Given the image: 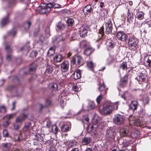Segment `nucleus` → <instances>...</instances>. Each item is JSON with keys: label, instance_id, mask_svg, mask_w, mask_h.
Segmentation results:
<instances>
[{"label": "nucleus", "instance_id": "1", "mask_svg": "<svg viewBox=\"0 0 151 151\" xmlns=\"http://www.w3.org/2000/svg\"><path fill=\"white\" fill-rule=\"evenodd\" d=\"M118 102L114 103H109L104 105L102 109V112L104 114H109L111 113L113 110H117L118 108Z\"/></svg>", "mask_w": 151, "mask_h": 151}, {"label": "nucleus", "instance_id": "2", "mask_svg": "<svg viewBox=\"0 0 151 151\" xmlns=\"http://www.w3.org/2000/svg\"><path fill=\"white\" fill-rule=\"evenodd\" d=\"M138 42V40L135 37H130L128 42V48L131 50H136L139 46Z\"/></svg>", "mask_w": 151, "mask_h": 151}, {"label": "nucleus", "instance_id": "3", "mask_svg": "<svg viewBox=\"0 0 151 151\" xmlns=\"http://www.w3.org/2000/svg\"><path fill=\"white\" fill-rule=\"evenodd\" d=\"M52 8V3L49 2V3L47 4H41L40 6L38 7V10L41 14H43L49 12Z\"/></svg>", "mask_w": 151, "mask_h": 151}, {"label": "nucleus", "instance_id": "4", "mask_svg": "<svg viewBox=\"0 0 151 151\" xmlns=\"http://www.w3.org/2000/svg\"><path fill=\"white\" fill-rule=\"evenodd\" d=\"M84 62L82 58L80 56H77L73 58L71 61V64L75 65L77 68H79L83 65Z\"/></svg>", "mask_w": 151, "mask_h": 151}, {"label": "nucleus", "instance_id": "5", "mask_svg": "<svg viewBox=\"0 0 151 151\" xmlns=\"http://www.w3.org/2000/svg\"><path fill=\"white\" fill-rule=\"evenodd\" d=\"M124 120V116L119 114L115 115L113 119L114 123L118 125L122 124Z\"/></svg>", "mask_w": 151, "mask_h": 151}, {"label": "nucleus", "instance_id": "6", "mask_svg": "<svg viewBox=\"0 0 151 151\" xmlns=\"http://www.w3.org/2000/svg\"><path fill=\"white\" fill-rule=\"evenodd\" d=\"M129 128L128 126H125L121 128L119 131L121 137H125L129 135Z\"/></svg>", "mask_w": 151, "mask_h": 151}, {"label": "nucleus", "instance_id": "7", "mask_svg": "<svg viewBox=\"0 0 151 151\" xmlns=\"http://www.w3.org/2000/svg\"><path fill=\"white\" fill-rule=\"evenodd\" d=\"M105 33L107 34L111 33L113 29V24L111 20L109 19L105 23Z\"/></svg>", "mask_w": 151, "mask_h": 151}, {"label": "nucleus", "instance_id": "8", "mask_svg": "<svg viewBox=\"0 0 151 151\" xmlns=\"http://www.w3.org/2000/svg\"><path fill=\"white\" fill-rule=\"evenodd\" d=\"M116 37L119 40L124 42L126 41L127 36L123 31H119L117 32Z\"/></svg>", "mask_w": 151, "mask_h": 151}, {"label": "nucleus", "instance_id": "9", "mask_svg": "<svg viewBox=\"0 0 151 151\" xmlns=\"http://www.w3.org/2000/svg\"><path fill=\"white\" fill-rule=\"evenodd\" d=\"M28 114V112L26 110V113H23L22 114L17 117L16 119V122L18 123H22V122L24 121L25 119L27 117Z\"/></svg>", "mask_w": 151, "mask_h": 151}, {"label": "nucleus", "instance_id": "10", "mask_svg": "<svg viewBox=\"0 0 151 151\" xmlns=\"http://www.w3.org/2000/svg\"><path fill=\"white\" fill-rule=\"evenodd\" d=\"M83 11L84 14L87 15L93 12V9L91 5L88 4L86 5L84 7Z\"/></svg>", "mask_w": 151, "mask_h": 151}, {"label": "nucleus", "instance_id": "11", "mask_svg": "<svg viewBox=\"0 0 151 151\" xmlns=\"http://www.w3.org/2000/svg\"><path fill=\"white\" fill-rule=\"evenodd\" d=\"M139 105V104L137 101H132L129 106V109L134 111L137 109Z\"/></svg>", "mask_w": 151, "mask_h": 151}, {"label": "nucleus", "instance_id": "12", "mask_svg": "<svg viewBox=\"0 0 151 151\" xmlns=\"http://www.w3.org/2000/svg\"><path fill=\"white\" fill-rule=\"evenodd\" d=\"M69 63L67 61H65L61 64L60 68L62 71L63 72L67 71L68 69Z\"/></svg>", "mask_w": 151, "mask_h": 151}, {"label": "nucleus", "instance_id": "13", "mask_svg": "<svg viewBox=\"0 0 151 151\" xmlns=\"http://www.w3.org/2000/svg\"><path fill=\"white\" fill-rule=\"evenodd\" d=\"M5 49L8 53L6 56V59L9 61L11 59L12 55L10 54H9V53H11L12 51V50L9 45H6Z\"/></svg>", "mask_w": 151, "mask_h": 151}, {"label": "nucleus", "instance_id": "14", "mask_svg": "<svg viewBox=\"0 0 151 151\" xmlns=\"http://www.w3.org/2000/svg\"><path fill=\"white\" fill-rule=\"evenodd\" d=\"M94 50V48L91 47H88L85 49L83 54L86 56H88L91 54Z\"/></svg>", "mask_w": 151, "mask_h": 151}, {"label": "nucleus", "instance_id": "15", "mask_svg": "<svg viewBox=\"0 0 151 151\" xmlns=\"http://www.w3.org/2000/svg\"><path fill=\"white\" fill-rule=\"evenodd\" d=\"M99 38L96 40V42H97L100 41L101 42V38L104 35V28L103 26L101 27L99 30Z\"/></svg>", "mask_w": 151, "mask_h": 151}, {"label": "nucleus", "instance_id": "16", "mask_svg": "<svg viewBox=\"0 0 151 151\" xmlns=\"http://www.w3.org/2000/svg\"><path fill=\"white\" fill-rule=\"evenodd\" d=\"M144 60L146 65L151 67V55L146 56L144 58Z\"/></svg>", "mask_w": 151, "mask_h": 151}, {"label": "nucleus", "instance_id": "17", "mask_svg": "<svg viewBox=\"0 0 151 151\" xmlns=\"http://www.w3.org/2000/svg\"><path fill=\"white\" fill-rule=\"evenodd\" d=\"M74 79L77 80L80 79L81 77V71L80 70H76L72 74Z\"/></svg>", "mask_w": 151, "mask_h": 151}, {"label": "nucleus", "instance_id": "18", "mask_svg": "<svg viewBox=\"0 0 151 151\" xmlns=\"http://www.w3.org/2000/svg\"><path fill=\"white\" fill-rule=\"evenodd\" d=\"M86 65L88 68L91 71L93 70V68L95 66V64L91 60L87 61Z\"/></svg>", "mask_w": 151, "mask_h": 151}, {"label": "nucleus", "instance_id": "19", "mask_svg": "<svg viewBox=\"0 0 151 151\" xmlns=\"http://www.w3.org/2000/svg\"><path fill=\"white\" fill-rule=\"evenodd\" d=\"M11 145L12 144L9 142L3 143L1 144V146L5 151L9 150L10 148Z\"/></svg>", "mask_w": 151, "mask_h": 151}, {"label": "nucleus", "instance_id": "20", "mask_svg": "<svg viewBox=\"0 0 151 151\" xmlns=\"http://www.w3.org/2000/svg\"><path fill=\"white\" fill-rule=\"evenodd\" d=\"M87 30L86 28L82 27L80 28L79 30V34L81 37H84L87 33Z\"/></svg>", "mask_w": 151, "mask_h": 151}, {"label": "nucleus", "instance_id": "21", "mask_svg": "<svg viewBox=\"0 0 151 151\" xmlns=\"http://www.w3.org/2000/svg\"><path fill=\"white\" fill-rule=\"evenodd\" d=\"M140 83L142 82H145L146 81V77L144 76L143 73H141L140 75L138 76L136 78Z\"/></svg>", "mask_w": 151, "mask_h": 151}, {"label": "nucleus", "instance_id": "22", "mask_svg": "<svg viewBox=\"0 0 151 151\" xmlns=\"http://www.w3.org/2000/svg\"><path fill=\"white\" fill-rule=\"evenodd\" d=\"M105 86L104 84L103 83L102 85L101 84L99 86L98 88V89L101 94L105 95L106 93V90Z\"/></svg>", "mask_w": 151, "mask_h": 151}, {"label": "nucleus", "instance_id": "23", "mask_svg": "<svg viewBox=\"0 0 151 151\" xmlns=\"http://www.w3.org/2000/svg\"><path fill=\"white\" fill-rule=\"evenodd\" d=\"M127 77H124L122 78L120 81V85L122 87H124L127 85Z\"/></svg>", "mask_w": 151, "mask_h": 151}, {"label": "nucleus", "instance_id": "24", "mask_svg": "<svg viewBox=\"0 0 151 151\" xmlns=\"http://www.w3.org/2000/svg\"><path fill=\"white\" fill-rule=\"evenodd\" d=\"M91 141V139L90 137H85L83 139L82 142L83 145H86L89 144Z\"/></svg>", "mask_w": 151, "mask_h": 151}, {"label": "nucleus", "instance_id": "25", "mask_svg": "<svg viewBox=\"0 0 151 151\" xmlns=\"http://www.w3.org/2000/svg\"><path fill=\"white\" fill-rule=\"evenodd\" d=\"M114 132L115 131L114 129L111 128H110L107 129L106 134L107 135L108 137H111L114 135Z\"/></svg>", "mask_w": 151, "mask_h": 151}, {"label": "nucleus", "instance_id": "26", "mask_svg": "<svg viewBox=\"0 0 151 151\" xmlns=\"http://www.w3.org/2000/svg\"><path fill=\"white\" fill-rule=\"evenodd\" d=\"M44 136L43 135L40 134H37L34 136L33 138L35 140L41 142L43 141L44 139Z\"/></svg>", "mask_w": 151, "mask_h": 151}, {"label": "nucleus", "instance_id": "27", "mask_svg": "<svg viewBox=\"0 0 151 151\" xmlns=\"http://www.w3.org/2000/svg\"><path fill=\"white\" fill-rule=\"evenodd\" d=\"M31 126V123L29 122H25L23 128V132H26L29 131L30 129Z\"/></svg>", "mask_w": 151, "mask_h": 151}, {"label": "nucleus", "instance_id": "28", "mask_svg": "<svg viewBox=\"0 0 151 151\" xmlns=\"http://www.w3.org/2000/svg\"><path fill=\"white\" fill-rule=\"evenodd\" d=\"M72 89L73 91L76 92L80 91L81 89L78 83L73 84L72 86Z\"/></svg>", "mask_w": 151, "mask_h": 151}, {"label": "nucleus", "instance_id": "29", "mask_svg": "<svg viewBox=\"0 0 151 151\" xmlns=\"http://www.w3.org/2000/svg\"><path fill=\"white\" fill-rule=\"evenodd\" d=\"M49 88L52 91H56L58 88V84L56 83H51L49 85Z\"/></svg>", "mask_w": 151, "mask_h": 151}, {"label": "nucleus", "instance_id": "30", "mask_svg": "<svg viewBox=\"0 0 151 151\" xmlns=\"http://www.w3.org/2000/svg\"><path fill=\"white\" fill-rule=\"evenodd\" d=\"M136 17L139 20H142L144 17V13L142 11L136 13Z\"/></svg>", "mask_w": 151, "mask_h": 151}, {"label": "nucleus", "instance_id": "31", "mask_svg": "<svg viewBox=\"0 0 151 151\" xmlns=\"http://www.w3.org/2000/svg\"><path fill=\"white\" fill-rule=\"evenodd\" d=\"M70 127L68 125L64 124L61 127V131L63 132H66L69 130Z\"/></svg>", "mask_w": 151, "mask_h": 151}, {"label": "nucleus", "instance_id": "32", "mask_svg": "<svg viewBox=\"0 0 151 151\" xmlns=\"http://www.w3.org/2000/svg\"><path fill=\"white\" fill-rule=\"evenodd\" d=\"M9 22V20L8 16L3 18L1 22V24L2 26H4L6 25Z\"/></svg>", "mask_w": 151, "mask_h": 151}, {"label": "nucleus", "instance_id": "33", "mask_svg": "<svg viewBox=\"0 0 151 151\" xmlns=\"http://www.w3.org/2000/svg\"><path fill=\"white\" fill-rule=\"evenodd\" d=\"M64 35H61L55 38V39L54 40V42H55L58 43L61 41L64 40L65 39L63 38V37L65 36Z\"/></svg>", "mask_w": 151, "mask_h": 151}, {"label": "nucleus", "instance_id": "34", "mask_svg": "<svg viewBox=\"0 0 151 151\" xmlns=\"http://www.w3.org/2000/svg\"><path fill=\"white\" fill-rule=\"evenodd\" d=\"M56 27L60 30H63L65 28V25L63 23L59 22L56 24Z\"/></svg>", "mask_w": 151, "mask_h": 151}, {"label": "nucleus", "instance_id": "35", "mask_svg": "<svg viewBox=\"0 0 151 151\" xmlns=\"http://www.w3.org/2000/svg\"><path fill=\"white\" fill-rule=\"evenodd\" d=\"M80 46L81 48H86L88 47L87 42L86 41H82L80 42Z\"/></svg>", "mask_w": 151, "mask_h": 151}, {"label": "nucleus", "instance_id": "36", "mask_svg": "<svg viewBox=\"0 0 151 151\" xmlns=\"http://www.w3.org/2000/svg\"><path fill=\"white\" fill-rule=\"evenodd\" d=\"M95 105L94 102L91 101H89L88 106V110H91L94 109Z\"/></svg>", "mask_w": 151, "mask_h": 151}, {"label": "nucleus", "instance_id": "37", "mask_svg": "<svg viewBox=\"0 0 151 151\" xmlns=\"http://www.w3.org/2000/svg\"><path fill=\"white\" fill-rule=\"evenodd\" d=\"M7 108L6 106L3 105L0 106V113L3 114L6 113Z\"/></svg>", "mask_w": 151, "mask_h": 151}, {"label": "nucleus", "instance_id": "38", "mask_svg": "<svg viewBox=\"0 0 151 151\" xmlns=\"http://www.w3.org/2000/svg\"><path fill=\"white\" fill-rule=\"evenodd\" d=\"M54 60L56 62H60L63 59V58L61 55H56L54 58Z\"/></svg>", "mask_w": 151, "mask_h": 151}, {"label": "nucleus", "instance_id": "39", "mask_svg": "<svg viewBox=\"0 0 151 151\" xmlns=\"http://www.w3.org/2000/svg\"><path fill=\"white\" fill-rule=\"evenodd\" d=\"M150 99L148 97H146L144 98L143 100V105L144 107H145L146 105H148L149 103Z\"/></svg>", "mask_w": 151, "mask_h": 151}, {"label": "nucleus", "instance_id": "40", "mask_svg": "<svg viewBox=\"0 0 151 151\" xmlns=\"http://www.w3.org/2000/svg\"><path fill=\"white\" fill-rule=\"evenodd\" d=\"M30 47L29 46V43H27L24 47H22L20 49V51H22L23 50H25L27 52H28L29 49Z\"/></svg>", "mask_w": 151, "mask_h": 151}, {"label": "nucleus", "instance_id": "41", "mask_svg": "<svg viewBox=\"0 0 151 151\" xmlns=\"http://www.w3.org/2000/svg\"><path fill=\"white\" fill-rule=\"evenodd\" d=\"M51 130L52 132L55 134L56 135L57 134L58 132V128L56 125H54L52 126Z\"/></svg>", "mask_w": 151, "mask_h": 151}, {"label": "nucleus", "instance_id": "42", "mask_svg": "<svg viewBox=\"0 0 151 151\" xmlns=\"http://www.w3.org/2000/svg\"><path fill=\"white\" fill-rule=\"evenodd\" d=\"M66 22L69 26H72L74 24V21L73 19L69 18L67 20Z\"/></svg>", "mask_w": 151, "mask_h": 151}, {"label": "nucleus", "instance_id": "43", "mask_svg": "<svg viewBox=\"0 0 151 151\" xmlns=\"http://www.w3.org/2000/svg\"><path fill=\"white\" fill-rule=\"evenodd\" d=\"M120 68L123 70L127 69V68L126 62H124L121 63L119 67Z\"/></svg>", "mask_w": 151, "mask_h": 151}, {"label": "nucleus", "instance_id": "44", "mask_svg": "<svg viewBox=\"0 0 151 151\" xmlns=\"http://www.w3.org/2000/svg\"><path fill=\"white\" fill-rule=\"evenodd\" d=\"M113 59L111 57L109 56L106 60V64L108 65L111 64L112 62Z\"/></svg>", "mask_w": 151, "mask_h": 151}, {"label": "nucleus", "instance_id": "45", "mask_svg": "<svg viewBox=\"0 0 151 151\" xmlns=\"http://www.w3.org/2000/svg\"><path fill=\"white\" fill-rule=\"evenodd\" d=\"M99 119H96V118H94L92 120V123L93 125L96 126V124H97V126H96L95 128H96L97 127L98 125H99Z\"/></svg>", "mask_w": 151, "mask_h": 151}, {"label": "nucleus", "instance_id": "46", "mask_svg": "<svg viewBox=\"0 0 151 151\" xmlns=\"http://www.w3.org/2000/svg\"><path fill=\"white\" fill-rule=\"evenodd\" d=\"M13 128L15 130H17L21 127V124L18 123V122H16L13 124Z\"/></svg>", "mask_w": 151, "mask_h": 151}, {"label": "nucleus", "instance_id": "47", "mask_svg": "<svg viewBox=\"0 0 151 151\" xmlns=\"http://www.w3.org/2000/svg\"><path fill=\"white\" fill-rule=\"evenodd\" d=\"M47 73H50L52 72V67L51 66L47 65L45 71Z\"/></svg>", "mask_w": 151, "mask_h": 151}, {"label": "nucleus", "instance_id": "48", "mask_svg": "<svg viewBox=\"0 0 151 151\" xmlns=\"http://www.w3.org/2000/svg\"><path fill=\"white\" fill-rule=\"evenodd\" d=\"M3 136L4 137H9V134L8 133L7 131L5 129L3 132Z\"/></svg>", "mask_w": 151, "mask_h": 151}, {"label": "nucleus", "instance_id": "49", "mask_svg": "<svg viewBox=\"0 0 151 151\" xmlns=\"http://www.w3.org/2000/svg\"><path fill=\"white\" fill-rule=\"evenodd\" d=\"M128 14L127 17V20L128 21H129V20H132L133 17V14L129 12V9L128 10Z\"/></svg>", "mask_w": 151, "mask_h": 151}, {"label": "nucleus", "instance_id": "50", "mask_svg": "<svg viewBox=\"0 0 151 151\" xmlns=\"http://www.w3.org/2000/svg\"><path fill=\"white\" fill-rule=\"evenodd\" d=\"M22 139V137L21 134H19L17 135L15 137V140L17 141H20Z\"/></svg>", "mask_w": 151, "mask_h": 151}, {"label": "nucleus", "instance_id": "51", "mask_svg": "<svg viewBox=\"0 0 151 151\" xmlns=\"http://www.w3.org/2000/svg\"><path fill=\"white\" fill-rule=\"evenodd\" d=\"M36 69V65L34 64H32L30 66L29 70L30 71H34Z\"/></svg>", "mask_w": 151, "mask_h": 151}, {"label": "nucleus", "instance_id": "52", "mask_svg": "<svg viewBox=\"0 0 151 151\" xmlns=\"http://www.w3.org/2000/svg\"><path fill=\"white\" fill-rule=\"evenodd\" d=\"M51 104V101L49 99H46L45 102V106H46L50 105Z\"/></svg>", "mask_w": 151, "mask_h": 151}, {"label": "nucleus", "instance_id": "53", "mask_svg": "<svg viewBox=\"0 0 151 151\" xmlns=\"http://www.w3.org/2000/svg\"><path fill=\"white\" fill-rule=\"evenodd\" d=\"M37 52L36 51H33L30 53L29 56L31 57H35L37 55Z\"/></svg>", "mask_w": 151, "mask_h": 151}, {"label": "nucleus", "instance_id": "54", "mask_svg": "<svg viewBox=\"0 0 151 151\" xmlns=\"http://www.w3.org/2000/svg\"><path fill=\"white\" fill-rule=\"evenodd\" d=\"M10 123V122L9 120L4 121L3 123V126L5 128L7 127L9 125Z\"/></svg>", "mask_w": 151, "mask_h": 151}, {"label": "nucleus", "instance_id": "55", "mask_svg": "<svg viewBox=\"0 0 151 151\" xmlns=\"http://www.w3.org/2000/svg\"><path fill=\"white\" fill-rule=\"evenodd\" d=\"M52 4L53 8L54 9L60 8L61 6L60 4L55 3V2L53 3Z\"/></svg>", "mask_w": 151, "mask_h": 151}, {"label": "nucleus", "instance_id": "56", "mask_svg": "<svg viewBox=\"0 0 151 151\" xmlns=\"http://www.w3.org/2000/svg\"><path fill=\"white\" fill-rule=\"evenodd\" d=\"M31 23L29 21L28 22H26L24 24V27H25V28L26 29H28L31 25Z\"/></svg>", "mask_w": 151, "mask_h": 151}, {"label": "nucleus", "instance_id": "57", "mask_svg": "<svg viewBox=\"0 0 151 151\" xmlns=\"http://www.w3.org/2000/svg\"><path fill=\"white\" fill-rule=\"evenodd\" d=\"M104 94H102L100 93L99 95L97 98L96 101L98 104H99L100 103L101 100L102 99V95Z\"/></svg>", "mask_w": 151, "mask_h": 151}, {"label": "nucleus", "instance_id": "58", "mask_svg": "<svg viewBox=\"0 0 151 151\" xmlns=\"http://www.w3.org/2000/svg\"><path fill=\"white\" fill-rule=\"evenodd\" d=\"M15 115V114H12L8 115H7L6 116V117L9 120L10 119L12 118Z\"/></svg>", "mask_w": 151, "mask_h": 151}, {"label": "nucleus", "instance_id": "59", "mask_svg": "<svg viewBox=\"0 0 151 151\" xmlns=\"http://www.w3.org/2000/svg\"><path fill=\"white\" fill-rule=\"evenodd\" d=\"M16 33V31L15 29H13L9 32V35L14 36Z\"/></svg>", "mask_w": 151, "mask_h": 151}, {"label": "nucleus", "instance_id": "60", "mask_svg": "<svg viewBox=\"0 0 151 151\" xmlns=\"http://www.w3.org/2000/svg\"><path fill=\"white\" fill-rule=\"evenodd\" d=\"M63 94H61L59 96L58 100L60 101L61 104L63 103L64 102L63 100Z\"/></svg>", "mask_w": 151, "mask_h": 151}, {"label": "nucleus", "instance_id": "61", "mask_svg": "<svg viewBox=\"0 0 151 151\" xmlns=\"http://www.w3.org/2000/svg\"><path fill=\"white\" fill-rule=\"evenodd\" d=\"M51 122L49 119H48L47 121L46 127L48 128H49L50 126Z\"/></svg>", "mask_w": 151, "mask_h": 151}, {"label": "nucleus", "instance_id": "62", "mask_svg": "<svg viewBox=\"0 0 151 151\" xmlns=\"http://www.w3.org/2000/svg\"><path fill=\"white\" fill-rule=\"evenodd\" d=\"M115 45V44L114 42H111L109 43V46L110 48H113L114 47Z\"/></svg>", "mask_w": 151, "mask_h": 151}, {"label": "nucleus", "instance_id": "63", "mask_svg": "<svg viewBox=\"0 0 151 151\" xmlns=\"http://www.w3.org/2000/svg\"><path fill=\"white\" fill-rule=\"evenodd\" d=\"M146 24L148 26V27H151V20L147 21L146 22Z\"/></svg>", "mask_w": 151, "mask_h": 151}, {"label": "nucleus", "instance_id": "64", "mask_svg": "<svg viewBox=\"0 0 151 151\" xmlns=\"http://www.w3.org/2000/svg\"><path fill=\"white\" fill-rule=\"evenodd\" d=\"M15 0H11L9 1V3L11 5H13L15 4Z\"/></svg>", "mask_w": 151, "mask_h": 151}]
</instances>
